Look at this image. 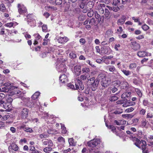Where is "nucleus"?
Returning <instances> with one entry per match:
<instances>
[{
    "label": "nucleus",
    "mask_w": 153,
    "mask_h": 153,
    "mask_svg": "<svg viewBox=\"0 0 153 153\" xmlns=\"http://www.w3.org/2000/svg\"><path fill=\"white\" fill-rule=\"evenodd\" d=\"M58 42L60 43L64 44L67 42L68 40V38L65 36L59 37L57 39Z\"/></svg>",
    "instance_id": "obj_17"
},
{
    "label": "nucleus",
    "mask_w": 153,
    "mask_h": 153,
    "mask_svg": "<svg viewBox=\"0 0 153 153\" xmlns=\"http://www.w3.org/2000/svg\"><path fill=\"white\" fill-rule=\"evenodd\" d=\"M20 98L21 99L23 100L25 102H26L25 104L27 106L29 107H31L32 106V103L29 102L30 98H26L25 97L23 96H20Z\"/></svg>",
    "instance_id": "obj_15"
},
{
    "label": "nucleus",
    "mask_w": 153,
    "mask_h": 153,
    "mask_svg": "<svg viewBox=\"0 0 153 153\" xmlns=\"http://www.w3.org/2000/svg\"><path fill=\"white\" fill-rule=\"evenodd\" d=\"M14 23L12 22H10L6 23L5 24L4 26L6 27H11L13 26Z\"/></svg>",
    "instance_id": "obj_44"
},
{
    "label": "nucleus",
    "mask_w": 153,
    "mask_h": 153,
    "mask_svg": "<svg viewBox=\"0 0 153 153\" xmlns=\"http://www.w3.org/2000/svg\"><path fill=\"white\" fill-rule=\"evenodd\" d=\"M118 98L116 96H113L111 97L110 98V100L111 101H114L117 100Z\"/></svg>",
    "instance_id": "obj_50"
},
{
    "label": "nucleus",
    "mask_w": 153,
    "mask_h": 153,
    "mask_svg": "<svg viewBox=\"0 0 153 153\" xmlns=\"http://www.w3.org/2000/svg\"><path fill=\"white\" fill-rule=\"evenodd\" d=\"M58 141L64 144L65 143L64 138L62 137H59L57 139Z\"/></svg>",
    "instance_id": "obj_37"
},
{
    "label": "nucleus",
    "mask_w": 153,
    "mask_h": 153,
    "mask_svg": "<svg viewBox=\"0 0 153 153\" xmlns=\"http://www.w3.org/2000/svg\"><path fill=\"white\" fill-rule=\"evenodd\" d=\"M137 66V65L135 63L131 64L129 65V68L130 69H133L135 68Z\"/></svg>",
    "instance_id": "obj_54"
},
{
    "label": "nucleus",
    "mask_w": 153,
    "mask_h": 153,
    "mask_svg": "<svg viewBox=\"0 0 153 153\" xmlns=\"http://www.w3.org/2000/svg\"><path fill=\"white\" fill-rule=\"evenodd\" d=\"M123 73L126 76H128L131 74V72L128 70H126L124 69L121 70Z\"/></svg>",
    "instance_id": "obj_34"
},
{
    "label": "nucleus",
    "mask_w": 153,
    "mask_h": 153,
    "mask_svg": "<svg viewBox=\"0 0 153 153\" xmlns=\"http://www.w3.org/2000/svg\"><path fill=\"white\" fill-rule=\"evenodd\" d=\"M49 41V39H44V42H43L42 44L43 45H47L48 42Z\"/></svg>",
    "instance_id": "obj_62"
},
{
    "label": "nucleus",
    "mask_w": 153,
    "mask_h": 153,
    "mask_svg": "<svg viewBox=\"0 0 153 153\" xmlns=\"http://www.w3.org/2000/svg\"><path fill=\"white\" fill-rule=\"evenodd\" d=\"M93 6L94 3L92 1H89L87 5V6L88 7L90 10L93 8Z\"/></svg>",
    "instance_id": "obj_32"
},
{
    "label": "nucleus",
    "mask_w": 153,
    "mask_h": 153,
    "mask_svg": "<svg viewBox=\"0 0 153 153\" xmlns=\"http://www.w3.org/2000/svg\"><path fill=\"white\" fill-rule=\"evenodd\" d=\"M38 97V92H36L32 96V98L33 100H36Z\"/></svg>",
    "instance_id": "obj_41"
},
{
    "label": "nucleus",
    "mask_w": 153,
    "mask_h": 153,
    "mask_svg": "<svg viewBox=\"0 0 153 153\" xmlns=\"http://www.w3.org/2000/svg\"><path fill=\"white\" fill-rule=\"evenodd\" d=\"M43 143L44 145H48L49 146L52 147L53 145L52 141L48 139H44L42 140Z\"/></svg>",
    "instance_id": "obj_18"
},
{
    "label": "nucleus",
    "mask_w": 153,
    "mask_h": 153,
    "mask_svg": "<svg viewBox=\"0 0 153 153\" xmlns=\"http://www.w3.org/2000/svg\"><path fill=\"white\" fill-rule=\"evenodd\" d=\"M66 61L61 58H58L57 60L56 68L59 72H65L66 71V66L65 64Z\"/></svg>",
    "instance_id": "obj_1"
},
{
    "label": "nucleus",
    "mask_w": 153,
    "mask_h": 153,
    "mask_svg": "<svg viewBox=\"0 0 153 153\" xmlns=\"http://www.w3.org/2000/svg\"><path fill=\"white\" fill-rule=\"evenodd\" d=\"M74 140L73 138H70L68 140V142L70 145L71 146H74Z\"/></svg>",
    "instance_id": "obj_46"
},
{
    "label": "nucleus",
    "mask_w": 153,
    "mask_h": 153,
    "mask_svg": "<svg viewBox=\"0 0 153 153\" xmlns=\"http://www.w3.org/2000/svg\"><path fill=\"white\" fill-rule=\"evenodd\" d=\"M100 76L102 85L104 87H106L109 86L111 83L110 80L103 74L100 75Z\"/></svg>",
    "instance_id": "obj_5"
},
{
    "label": "nucleus",
    "mask_w": 153,
    "mask_h": 153,
    "mask_svg": "<svg viewBox=\"0 0 153 153\" xmlns=\"http://www.w3.org/2000/svg\"><path fill=\"white\" fill-rule=\"evenodd\" d=\"M64 6L65 7V10L67 11L69 8L70 6V3L69 1L63 3Z\"/></svg>",
    "instance_id": "obj_28"
},
{
    "label": "nucleus",
    "mask_w": 153,
    "mask_h": 153,
    "mask_svg": "<svg viewBox=\"0 0 153 153\" xmlns=\"http://www.w3.org/2000/svg\"><path fill=\"white\" fill-rule=\"evenodd\" d=\"M42 30L44 32H46L47 31V27L46 25H43L42 27Z\"/></svg>",
    "instance_id": "obj_53"
},
{
    "label": "nucleus",
    "mask_w": 153,
    "mask_h": 153,
    "mask_svg": "<svg viewBox=\"0 0 153 153\" xmlns=\"http://www.w3.org/2000/svg\"><path fill=\"white\" fill-rule=\"evenodd\" d=\"M147 55V53L144 51H139L137 53V55L140 57H143Z\"/></svg>",
    "instance_id": "obj_25"
},
{
    "label": "nucleus",
    "mask_w": 153,
    "mask_h": 153,
    "mask_svg": "<svg viewBox=\"0 0 153 153\" xmlns=\"http://www.w3.org/2000/svg\"><path fill=\"white\" fill-rule=\"evenodd\" d=\"M113 0H104V1L102 0V1H103V2H104L106 4H108L110 2H111Z\"/></svg>",
    "instance_id": "obj_61"
},
{
    "label": "nucleus",
    "mask_w": 153,
    "mask_h": 153,
    "mask_svg": "<svg viewBox=\"0 0 153 153\" xmlns=\"http://www.w3.org/2000/svg\"><path fill=\"white\" fill-rule=\"evenodd\" d=\"M5 99L6 100V102L10 104L13 100V99L9 96L6 97Z\"/></svg>",
    "instance_id": "obj_38"
},
{
    "label": "nucleus",
    "mask_w": 153,
    "mask_h": 153,
    "mask_svg": "<svg viewBox=\"0 0 153 153\" xmlns=\"http://www.w3.org/2000/svg\"><path fill=\"white\" fill-rule=\"evenodd\" d=\"M126 19V17L124 16H122L121 19H118L117 21V24L118 25H122L125 22Z\"/></svg>",
    "instance_id": "obj_21"
},
{
    "label": "nucleus",
    "mask_w": 153,
    "mask_h": 153,
    "mask_svg": "<svg viewBox=\"0 0 153 153\" xmlns=\"http://www.w3.org/2000/svg\"><path fill=\"white\" fill-rule=\"evenodd\" d=\"M3 86V87L0 89L1 91L6 92H8L11 88L12 86L10 83L7 82L4 84Z\"/></svg>",
    "instance_id": "obj_7"
},
{
    "label": "nucleus",
    "mask_w": 153,
    "mask_h": 153,
    "mask_svg": "<svg viewBox=\"0 0 153 153\" xmlns=\"http://www.w3.org/2000/svg\"><path fill=\"white\" fill-rule=\"evenodd\" d=\"M106 126L108 127L109 128L111 129V130L113 132L115 133V134L117 136L119 135V134H117L116 131V128L115 126L113 125H110L109 126L106 123Z\"/></svg>",
    "instance_id": "obj_23"
},
{
    "label": "nucleus",
    "mask_w": 153,
    "mask_h": 153,
    "mask_svg": "<svg viewBox=\"0 0 153 153\" xmlns=\"http://www.w3.org/2000/svg\"><path fill=\"white\" fill-rule=\"evenodd\" d=\"M136 142L134 143V144L139 148H140V145H141L143 153H149V151L146 149V141L141 140V141L137 138H135Z\"/></svg>",
    "instance_id": "obj_2"
},
{
    "label": "nucleus",
    "mask_w": 153,
    "mask_h": 153,
    "mask_svg": "<svg viewBox=\"0 0 153 153\" xmlns=\"http://www.w3.org/2000/svg\"><path fill=\"white\" fill-rule=\"evenodd\" d=\"M132 19L135 22H139V19L138 17H132Z\"/></svg>",
    "instance_id": "obj_60"
},
{
    "label": "nucleus",
    "mask_w": 153,
    "mask_h": 153,
    "mask_svg": "<svg viewBox=\"0 0 153 153\" xmlns=\"http://www.w3.org/2000/svg\"><path fill=\"white\" fill-rule=\"evenodd\" d=\"M113 5L116 6L113 7L107 6V7L110 10H113L114 11L116 12L119 10V8L118 6L120 4V1L119 0H113Z\"/></svg>",
    "instance_id": "obj_6"
},
{
    "label": "nucleus",
    "mask_w": 153,
    "mask_h": 153,
    "mask_svg": "<svg viewBox=\"0 0 153 153\" xmlns=\"http://www.w3.org/2000/svg\"><path fill=\"white\" fill-rule=\"evenodd\" d=\"M123 112V111L122 110H117L113 112V113L115 114H119L122 113Z\"/></svg>",
    "instance_id": "obj_56"
},
{
    "label": "nucleus",
    "mask_w": 153,
    "mask_h": 153,
    "mask_svg": "<svg viewBox=\"0 0 153 153\" xmlns=\"http://www.w3.org/2000/svg\"><path fill=\"white\" fill-rule=\"evenodd\" d=\"M42 115L43 116V117L45 119H46V118L47 119L49 117V116L47 113H42Z\"/></svg>",
    "instance_id": "obj_49"
},
{
    "label": "nucleus",
    "mask_w": 153,
    "mask_h": 153,
    "mask_svg": "<svg viewBox=\"0 0 153 153\" xmlns=\"http://www.w3.org/2000/svg\"><path fill=\"white\" fill-rule=\"evenodd\" d=\"M146 112V110L145 109H144L143 108H141L139 111V114L140 115H143L145 114Z\"/></svg>",
    "instance_id": "obj_42"
},
{
    "label": "nucleus",
    "mask_w": 153,
    "mask_h": 153,
    "mask_svg": "<svg viewBox=\"0 0 153 153\" xmlns=\"http://www.w3.org/2000/svg\"><path fill=\"white\" fill-rule=\"evenodd\" d=\"M90 70L89 68L85 67L82 68V74L86 75H88L90 76Z\"/></svg>",
    "instance_id": "obj_19"
},
{
    "label": "nucleus",
    "mask_w": 153,
    "mask_h": 153,
    "mask_svg": "<svg viewBox=\"0 0 153 153\" xmlns=\"http://www.w3.org/2000/svg\"><path fill=\"white\" fill-rule=\"evenodd\" d=\"M45 8L46 10H48V9L49 8H51L53 10H57V9L56 7L48 5L46 6L45 7Z\"/></svg>",
    "instance_id": "obj_55"
},
{
    "label": "nucleus",
    "mask_w": 153,
    "mask_h": 153,
    "mask_svg": "<svg viewBox=\"0 0 153 153\" xmlns=\"http://www.w3.org/2000/svg\"><path fill=\"white\" fill-rule=\"evenodd\" d=\"M52 150V148L51 147H46L44 149V151L47 153H49Z\"/></svg>",
    "instance_id": "obj_39"
},
{
    "label": "nucleus",
    "mask_w": 153,
    "mask_h": 153,
    "mask_svg": "<svg viewBox=\"0 0 153 153\" xmlns=\"http://www.w3.org/2000/svg\"><path fill=\"white\" fill-rule=\"evenodd\" d=\"M10 130L13 133H14L16 132V129L15 128L11 127L10 128Z\"/></svg>",
    "instance_id": "obj_63"
},
{
    "label": "nucleus",
    "mask_w": 153,
    "mask_h": 153,
    "mask_svg": "<svg viewBox=\"0 0 153 153\" xmlns=\"http://www.w3.org/2000/svg\"><path fill=\"white\" fill-rule=\"evenodd\" d=\"M147 23L150 25H153V21L148 19L147 21Z\"/></svg>",
    "instance_id": "obj_64"
},
{
    "label": "nucleus",
    "mask_w": 153,
    "mask_h": 153,
    "mask_svg": "<svg viewBox=\"0 0 153 153\" xmlns=\"http://www.w3.org/2000/svg\"><path fill=\"white\" fill-rule=\"evenodd\" d=\"M122 117L124 118L127 119L131 118L133 117V115L131 114H122Z\"/></svg>",
    "instance_id": "obj_31"
},
{
    "label": "nucleus",
    "mask_w": 153,
    "mask_h": 153,
    "mask_svg": "<svg viewBox=\"0 0 153 153\" xmlns=\"http://www.w3.org/2000/svg\"><path fill=\"white\" fill-rule=\"evenodd\" d=\"M109 14L110 13L108 10L107 9H105V13L104 15L105 17H106L107 19H108L110 17L109 16Z\"/></svg>",
    "instance_id": "obj_33"
},
{
    "label": "nucleus",
    "mask_w": 153,
    "mask_h": 153,
    "mask_svg": "<svg viewBox=\"0 0 153 153\" xmlns=\"http://www.w3.org/2000/svg\"><path fill=\"white\" fill-rule=\"evenodd\" d=\"M105 5L103 3L99 4L97 7V9L99 10V12L100 14H103L104 13V9L103 8Z\"/></svg>",
    "instance_id": "obj_13"
},
{
    "label": "nucleus",
    "mask_w": 153,
    "mask_h": 153,
    "mask_svg": "<svg viewBox=\"0 0 153 153\" xmlns=\"http://www.w3.org/2000/svg\"><path fill=\"white\" fill-rule=\"evenodd\" d=\"M28 111L26 108H23L21 112V116L22 118L25 119L27 117Z\"/></svg>",
    "instance_id": "obj_14"
},
{
    "label": "nucleus",
    "mask_w": 153,
    "mask_h": 153,
    "mask_svg": "<svg viewBox=\"0 0 153 153\" xmlns=\"http://www.w3.org/2000/svg\"><path fill=\"white\" fill-rule=\"evenodd\" d=\"M69 57L72 59L76 58V55L74 51H71L69 54Z\"/></svg>",
    "instance_id": "obj_30"
},
{
    "label": "nucleus",
    "mask_w": 153,
    "mask_h": 153,
    "mask_svg": "<svg viewBox=\"0 0 153 153\" xmlns=\"http://www.w3.org/2000/svg\"><path fill=\"white\" fill-rule=\"evenodd\" d=\"M94 14H95V18L96 19H98L100 17V15L97 12V11H95L94 12Z\"/></svg>",
    "instance_id": "obj_57"
},
{
    "label": "nucleus",
    "mask_w": 153,
    "mask_h": 153,
    "mask_svg": "<svg viewBox=\"0 0 153 153\" xmlns=\"http://www.w3.org/2000/svg\"><path fill=\"white\" fill-rule=\"evenodd\" d=\"M34 36L36 37V38L35 39L34 42L33 43V45L35 46L37 44L38 42V39L37 38L38 37V34H35Z\"/></svg>",
    "instance_id": "obj_45"
},
{
    "label": "nucleus",
    "mask_w": 153,
    "mask_h": 153,
    "mask_svg": "<svg viewBox=\"0 0 153 153\" xmlns=\"http://www.w3.org/2000/svg\"><path fill=\"white\" fill-rule=\"evenodd\" d=\"M114 123L117 125H120L122 124L126 123V121L124 120H121L119 121L115 120L114 121Z\"/></svg>",
    "instance_id": "obj_29"
},
{
    "label": "nucleus",
    "mask_w": 153,
    "mask_h": 153,
    "mask_svg": "<svg viewBox=\"0 0 153 153\" xmlns=\"http://www.w3.org/2000/svg\"><path fill=\"white\" fill-rule=\"evenodd\" d=\"M88 79L91 90L93 91H95L99 83V80L97 79H95L94 77H92Z\"/></svg>",
    "instance_id": "obj_3"
},
{
    "label": "nucleus",
    "mask_w": 153,
    "mask_h": 153,
    "mask_svg": "<svg viewBox=\"0 0 153 153\" xmlns=\"http://www.w3.org/2000/svg\"><path fill=\"white\" fill-rule=\"evenodd\" d=\"M153 118V114L152 113H148L146 115L147 118Z\"/></svg>",
    "instance_id": "obj_47"
},
{
    "label": "nucleus",
    "mask_w": 153,
    "mask_h": 153,
    "mask_svg": "<svg viewBox=\"0 0 153 153\" xmlns=\"http://www.w3.org/2000/svg\"><path fill=\"white\" fill-rule=\"evenodd\" d=\"M71 149L70 148H68L67 149L62 150V152L63 153H68L71 151Z\"/></svg>",
    "instance_id": "obj_59"
},
{
    "label": "nucleus",
    "mask_w": 153,
    "mask_h": 153,
    "mask_svg": "<svg viewBox=\"0 0 153 153\" xmlns=\"http://www.w3.org/2000/svg\"><path fill=\"white\" fill-rule=\"evenodd\" d=\"M18 12L20 14H22L27 12V9L26 7L23 4H18Z\"/></svg>",
    "instance_id": "obj_12"
},
{
    "label": "nucleus",
    "mask_w": 153,
    "mask_h": 153,
    "mask_svg": "<svg viewBox=\"0 0 153 153\" xmlns=\"http://www.w3.org/2000/svg\"><path fill=\"white\" fill-rule=\"evenodd\" d=\"M94 13V12L93 10H91L88 13L87 15L88 17H91L93 16Z\"/></svg>",
    "instance_id": "obj_48"
},
{
    "label": "nucleus",
    "mask_w": 153,
    "mask_h": 153,
    "mask_svg": "<svg viewBox=\"0 0 153 153\" xmlns=\"http://www.w3.org/2000/svg\"><path fill=\"white\" fill-rule=\"evenodd\" d=\"M59 79L62 83L66 82L67 81V77L65 74H62L59 77Z\"/></svg>",
    "instance_id": "obj_22"
},
{
    "label": "nucleus",
    "mask_w": 153,
    "mask_h": 153,
    "mask_svg": "<svg viewBox=\"0 0 153 153\" xmlns=\"http://www.w3.org/2000/svg\"><path fill=\"white\" fill-rule=\"evenodd\" d=\"M61 129L62 130V133L63 134H65L67 131L65 127V126L64 125H63L61 123Z\"/></svg>",
    "instance_id": "obj_36"
},
{
    "label": "nucleus",
    "mask_w": 153,
    "mask_h": 153,
    "mask_svg": "<svg viewBox=\"0 0 153 153\" xmlns=\"http://www.w3.org/2000/svg\"><path fill=\"white\" fill-rule=\"evenodd\" d=\"M90 76H88V75H86L85 74H82V75H81L80 77V80H83L85 81L87 79L88 80V77H89Z\"/></svg>",
    "instance_id": "obj_24"
},
{
    "label": "nucleus",
    "mask_w": 153,
    "mask_h": 153,
    "mask_svg": "<svg viewBox=\"0 0 153 153\" xmlns=\"http://www.w3.org/2000/svg\"><path fill=\"white\" fill-rule=\"evenodd\" d=\"M100 142V140L97 138L91 140L87 142L88 146L91 148V149H89V152L91 153H92L91 151L93 150V148H94L99 144Z\"/></svg>",
    "instance_id": "obj_4"
},
{
    "label": "nucleus",
    "mask_w": 153,
    "mask_h": 153,
    "mask_svg": "<svg viewBox=\"0 0 153 153\" xmlns=\"http://www.w3.org/2000/svg\"><path fill=\"white\" fill-rule=\"evenodd\" d=\"M135 91L140 97H141L142 96V92L139 89L137 88H135Z\"/></svg>",
    "instance_id": "obj_35"
},
{
    "label": "nucleus",
    "mask_w": 153,
    "mask_h": 153,
    "mask_svg": "<svg viewBox=\"0 0 153 153\" xmlns=\"http://www.w3.org/2000/svg\"><path fill=\"white\" fill-rule=\"evenodd\" d=\"M142 28L144 31L147 30L149 28V27L146 24H144L143 25H142Z\"/></svg>",
    "instance_id": "obj_43"
},
{
    "label": "nucleus",
    "mask_w": 153,
    "mask_h": 153,
    "mask_svg": "<svg viewBox=\"0 0 153 153\" xmlns=\"http://www.w3.org/2000/svg\"><path fill=\"white\" fill-rule=\"evenodd\" d=\"M6 8L3 4H1L0 5V10L4 12L5 11Z\"/></svg>",
    "instance_id": "obj_40"
},
{
    "label": "nucleus",
    "mask_w": 153,
    "mask_h": 153,
    "mask_svg": "<svg viewBox=\"0 0 153 153\" xmlns=\"http://www.w3.org/2000/svg\"><path fill=\"white\" fill-rule=\"evenodd\" d=\"M120 84L122 89H126L128 86V83L126 81L121 82Z\"/></svg>",
    "instance_id": "obj_27"
},
{
    "label": "nucleus",
    "mask_w": 153,
    "mask_h": 153,
    "mask_svg": "<svg viewBox=\"0 0 153 153\" xmlns=\"http://www.w3.org/2000/svg\"><path fill=\"white\" fill-rule=\"evenodd\" d=\"M30 15H28L27 17L28 19V24L31 26L34 27L36 25V21L34 19H30Z\"/></svg>",
    "instance_id": "obj_16"
},
{
    "label": "nucleus",
    "mask_w": 153,
    "mask_h": 153,
    "mask_svg": "<svg viewBox=\"0 0 153 153\" xmlns=\"http://www.w3.org/2000/svg\"><path fill=\"white\" fill-rule=\"evenodd\" d=\"M130 45L131 48L135 51H137L140 48V44L135 41H132L131 42Z\"/></svg>",
    "instance_id": "obj_8"
},
{
    "label": "nucleus",
    "mask_w": 153,
    "mask_h": 153,
    "mask_svg": "<svg viewBox=\"0 0 153 153\" xmlns=\"http://www.w3.org/2000/svg\"><path fill=\"white\" fill-rule=\"evenodd\" d=\"M18 148L17 146L15 143H12L8 147V149L9 150L12 149L15 151H17L18 150Z\"/></svg>",
    "instance_id": "obj_20"
},
{
    "label": "nucleus",
    "mask_w": 153,
    "mask_h": 153,
    "mask_svg": "<svg viewBox=\"0 0 153 153\" xmlns=\"http://www.w3.org/2000/svg\"><path fill=\"white\" fill-rule=\"evenodd\" d=\"M71 0L73 1H75V0ZM62 0H56L55 2H56V4H58V5L61 4L62 2Z\"/></svg>",
    "instance_id": "obj_52"
},
{
    "label": "nucleus",
    "mask_w": 153,
    "mask_h": 153,
    "mask_svg": "<svg viewBox=\"0 0 153 153\" xmlns=\"http://www.w3.org/2000/svg\"><path fill=\"white\" fill-rule=\"evenodd\" d=\"M106 68L110 71L113 72V74L117 76H120V74L116 70L115 67L112 65H108L107 66Z\"/></svg>",
    "instance_id": "obj_11"
},
{
    "label": "nucleus",
    "mask_w": 153,
    "mask_h": 153,
    "mask_svg": "<svg viewBox=\"0 0 153 153\" xmlns=\"http://www.w3.org/2000/svg\"><path fill=\"white\" fill-rule=\"evenodd\" d=\"M67 86L68 87L70 88H71L73 89H75L74 85L72 84L71 83H69L68 84Z\"/></svg>",
    "instance_id": "obj_58"
},
{
    "label": "nucleus",
    "mask_w": 153,
    "mask_h": 153,
    "mask_svg": "<svg viewBox=\"0 0 153 153\" xmlns=\"http://www.w3.org/2000/svg\"><path fill=\"white\" fill-rule=\"evenodd\" d=\"M74 74L76 76H79L81 72V66L79 65H76L74 66L73 71Z\"/></svg>",
    "instance_id": "obj_10"
},
{
    "label": "nucleus",
    "mask_w": 153,
    "mask_h": 153,
    "mask_svg": "<svg viewBox=\"0 0 153 153\" xmlns=\"http://www.w3.org/2000/svg\"><path fill=\"white\" fill-rule=\"evenodd\" d=\"M134 110V108L133 107H131L126 109L125 111L126 112L129 113L132 111Z\"/></svg>",
    "instance_id": "obj_51"
},
{
    "label": "nucleus",
    "mask_w": 153,
    "mask_h": 153,
    "mask_svg": "<svg viewBox=\"0 0 153 153\" xmlns=\"http://www.w3.org/2000/svg\"><path fill=\"white\" fill-rule=\"evenodd\" d=\"M12 105L10 103H9L6 102L4 103L3 107V108L6 110L10 109Z\"/></svg>",
    "instance_id": "obj_26"
},
{
    "label": "nucleus",
    "mask_w": 153,
    "mask_h": 153,
    "mask_svg": "<svg viewBox=\"0 0 153 153\" xmlns=\"http://www.w3.org/2000/svg\"><path fill=\"white\" fill-rule=\"evenodd\" d=\"M77 82L75 83L76 89V90L79 89L80 90H82L83 89L84 86L82 84V81L79 80V77L77 78Z\"/></svg>",
    "instance_id": "obj_9"
}]
</instances>
